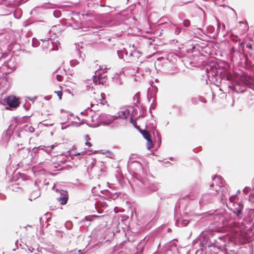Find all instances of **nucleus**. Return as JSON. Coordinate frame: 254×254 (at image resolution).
I'll use <instances>...</instances> for the list:
<instances>
[{
    "label": "nucleus",
    "instance_id": "1",
    "mask_svg": "<svg viewBox=\"0 0 254 254\" xmlns=\"http://www.w3.org/2000/svg\"><path fill=\"white\" fill-rule=\"evenodd\" d=\"M134 182L140 188L144 186L145 188L147 189L150 192L156 191L160 188V186L158 183L156 182H151L146 179H144L141 180L136 179Z\"/></svg>",
    "mask_w": 254,
    "mask_h": 254
},
{
    "label": "nucleus",
    "instance_id": "2",
    "mask_svg": "<svg viewBox=\"0 0 254 254\" xmlns=\"http://www.w3.org/2000/svg\"><path fill=\"white\" fill-rule=\"evenodd\" d=\"M51 38L40 39V40L43 42V48L44 49L49 50V51L58 50V45H60V42L57 40L55 43V47L54 43L51 40L53 36H51Z\"/></svg>",
    "mask_w": 254,
    "mask_h": 254
},
{
    "label": "nucleus",
    "instance_id": "3",
    "mask_svg": "<svg viewBox=\"0 0 254 254\" xmlns=\"http://www.w3.org/2000/svg\"><path fill=\"white\" fill-rule=\"evenodd\" d=\"M87 124L88 126L95 127L101 125L100 120V114L98 112L92 113L89 119L87 120Z\"/></svg>",
    "mask_w": 254,
    "mask_h": 254
},
{
    "label": "nucleus",
    "instance_id": "4",
    "mask_svg": "<svg viewBox=\"0 0 254 254\" xmlns=\"http://www.w3.org/2000/svg\"><path fill=\"white\" fill-rule=\"evenodd\" d=\"M128 169L135 174H138L142 172L143 167L142 164L138 161L130 160L128 163Z\"/></svg>",
    "mask_w": 254,
    "mask_h": 254
},
{
    "label": "nucleus",
    "instance_id": "5",
    "mask_svg": "<svg viewBox=\"0 0 254 254\" xmlns=\"http://www.w3.org/2000/svg\"><path fill=\"white\" fill-rule=\"evenodd\" d=\"M229 217L230 214L225 212L223 213L215 214L214 218L217 222L221 223L223 226H225L227 225Z\"/></svg>",
    "mask_w": 254,
    "mask_h": 254
},
{
    "label": "nucleus",
    "instance_id": "6",
    "mask_svg": "<svg viewBox=\"0 0 254 254\" xmlns=\"http://www.w3.org/2000/svg\"><path fill=\"white\" fill-rule=\"evenodd\" d=\"M198 30L201 32L202 34H201V35L203 34L211 38L215 39L218 35L217 33L215 31L214 27L212 25H208L207 27V32H204L203 30L199 28H198Z\"/></svg>",
    "mask_w": 254,
    "mask_h": 254
},
{
    "label": "nucleus",
    "instance_id": "7",
    "mask_svg": "<svg viewBox=\"0 0 254 254\" xmlns=\"http://www.w3.org/2000/svg\"><path fill=\"white\" fill-rule=\"evenodd\" d=\"M117 117L112 116L111 115H106L105 114H100V120L101 121V125H108L112 123Z\"/></svg>",
    "mask_w": 254,
    "mask_h": 254
},
{
    "label": "nucleus",
    "instance_id": "8",
    "mask_svg": "<svg viewBox=\"0 0 254 254\" xmlns=\"http://www.w3.org/2000/svg\"><path fill=\"white\" fill-rule=\"evenodd\" d=\"M243 209V205L240 202L234 203L233 204V208L231 209L233 213L236 214L239 219H241L242 218Z\"/></svg>",
    "mask_w": 254,
    "mask_h": 254
},
{
    "label": "nucleus",
    "instance_id": "9",
    "mask_svg": "<svg viewBox=\"0 0 254 254\" xmlns=\"http://www.w3.org/2000/svg\"><path fill=\"white\" fill-rule=\"evenodd\" d=\"M63 30L64 26L62 25L58 24L52 26L49 31V32L50 34H53L54 35L53 38H55L58 37L59 36H60Z\"/></svg>",
    "mask_w": 254,
    "mask_h": 254
},
{
    "label": "nucleus",
    "instance_id": "10",
    "mask_svg": "<svg viewBox=\"0 0 254 254\" xmlns=\"http://www.w3.org/2000/svg\"><path fill=\"white\" fill-rule=\"evenodd\" d=\"M213 198L212 195L209 194L205 193L202 195L201 198L199 201V204L200 207L206 204L210 203L212 202Z\"/></svg>",
    "mask_w": 254,
    "mask_h": 254
},
{
    "label": "nucleus",
    "instance_id": "11",
    "mask_svg": "<svg viewBox=\"0 0 254 254\" xmlns=\"http://www.w3.org/2000/svg\"><path fill=\"white\" fill-rule=\"evenodd\" d=\"M59 193L60 196L57 197V200L61 205L65 204L68 198L67 191L64 190H61L59 191Z\"/></svg>",
    "mask_w": 254,
    "mask_h": 254
},
{
    "label": "nucleus",
    "instance_id": "12",
    "mask_svg": "<svg viewBox=\"0 0 254 254\" xmlns=\"http://www.w3.org/2000/svg\"><path fill=\"white\" fill-rule=\"evenodd\" d=\"M5 102L10 107L15 108L19 104V99L14 96H10L5 99Z\"/></svg>",
    "mask_w": 254,
    "mask_h": 254
},
{
    "label": "nucleus",
    "instance_id": "13",
    "mask_svg": "<svg viewBox=\"0 0 254 254\" xmlns=\"http://www.w3.org/2000/svg\"><path fill=\"white\" fill-rule=\"evenodd\" d=\"M140 132L142 134L143 137L147 141V147L148 149L150 150L152 148H153V142L150 135V134L146 130H140Z\"/></svg>",
    "mask_w": 254,
    "mask_h": 254
},
{
    "label": "nucleus",
    "instance_id": "14",
    "mask_svg": "<svg viewBox=\"0 0 254 254\" xmlns=\"http://www.w3.org/2000/svg\"><path fill=\"white\" fill-rule=\"evenodd\" d=\"M213 180L215 183H216L215 185L216 187L215 188L216 191L215 194H216L218 192V191H220V189L223 185V179L220 176H215L214 179H213Z\"/></svg>",
    "mask_w": 254,
    "mask_h": 254
},
{
    "label": "nucleus",
    "instance_id": "15",
    "mask_svg": "<svg viewBox=\"0 0 254 254\" xmlns=\"http://www.w3.org/2000/svg\"><path fill=\"white\" fill-rule=\"evenodd\" d=\"M148 62L142 63L140 67H137V71L142 72V74H147L150 72V68Z\"/></svg>",
    "mask_w": 254,
    "mask_h": 254
},
{
    "label": "nucleus",
    "instance_id": "16",
    "mask_svg": "<svg viewBox=\"0 0 254 254\" xmlns=\"http://www.w3.org/2000/svg\"><path fill=\"white\" fill-rule=\"evenodd\" d=\"M138 108H133L130 114V122L134 124L135 123V120L140 117V115L138 114Z\"/></svg>",
    "mask_w": 254,
    "mask_h": 254
},
{
    "label": "nucleus",
    "instance_id": "17",
    "mask_svg": "<svg viewBox=\"0 0 254 254\" xmlns=\"http://www.w3.org/2000/svg\"><path fill=\"white\" fill-rule=\"evenodd\" d=\"M93 169L99 171L101 173L105 172V167L104 162L102 161L95 162V165L92 166Z\"/></svg>",
    "mask_w": 254,
    "mask_h": 254
},
{
    "label": "nucleus",
    "instance_id": "18",
    "mask_svg": "<svg viewBox=\"0 0 254 254\" xmlns=\"http://www.w3.org/2000/svg\"><path fill=\"white\" fill-rule=\"evenodd\" d=\"M130 111L127 108L121 109L120 111L118 112V117L122 119H126L130 114Z\"/></svg>",
    "mask_w": 254,
    "mask_h": 254
},
{
    "label": "nucleus",
    "instance_id": "19",
    "mask_svg": "<svg viewBox=\"0 0 254 254\" xmlns=\"http://www.w3.org/2000/svg\"><path fill=\"white\" fill-rule=\"evenodd\" d=\"M124 55V61L127 62H129L130 61L132 60V57H134L136 54V52L134 51H132L130 52L129 54L128 53L127 50L125 49H123Z\"/></svg>",
    "mask_w": 254,
    "mask_h": 254
},
{
    "label": "nucleus",
    "instance_id": "20",
    "mask_svg": "<svg viewBox=\"0 0 254 254\" xmlns=\"http://www.w3.org/2000/svg\"><path fill=\"white\" fill-rule=\"evenodd\" d=\"M0 4L12 7L18 5L16 3V0H0Z\"/></svg>",
    "mask_w": 254,
    "mask_h": 254
},
{
    "label": "nucleus",
    "instance_id": "21",
    "mask_svg": "<svg viewBox=\"0 0 254 254\" xmlns=\"http://www.w3.org/2000/svg\"><path fill=\"white\" fill-rule=\"evenodd\" d=\"M40 195V192L39 189L36 187V190L33 191L31 196V198L30 200H32V199H35L36 198L38 197Z\"/></svg>",
    "mask_w": 254,
    "mask_h": 254
},
{
    "label": "nucleus",
    "instance_id": "22",
    "mask_svg": "<svg viewBox=\"0 0 254 254\" xmlns=\"http://www.w3.org/2000/svg\"><path fill=\"white\" fill-rule=\"evenodd\" d=\"M14 16L17 18L19 19L22 15V11L20 9H16L13 13Z\"/></svg>",
    "mask_w": 254,
    "mask_h": 254
},
{
    "label": "nucleus",
    "instance_id": "23",
    "mask_svg": "<svg viewBox=\"0 0 254 254\" xmlns=\"http://www.w3.org/2000/svg\"><path fill=\"white\" fill-rule=\"evenodd\" d=\"M248 216L252 221L254 219V209H250L248 212Z\"/></svg>",
    "mask_w": 254,
    "mask_h": 254
},
{
    "label": "nucleus",
    "instance_id": "24",
    "mask_svg": "<svg viewBox=\"0 0 254 254\" xmlns=\"http://www.w3.org/2000/svg\"><path fill=\"white\" fill-rule=\"evenodd\" d=\"M92 113H93V112H92V110L90 109L89 108L81 113L82 115L85 116H90Z\"/></svg>",
    "mask_w": 254,
    "mask_h": 254
},
{
    "label": "nucleus",
    "instance_id": "25",
    "mask_svg": "<svg viewBox=\"0 0 254 254\" xmlns=\"http://www.w3.org/2000/svg\"><path fill=\"white\" fill-rule=\"evenodd\" d=\"M99 216H97L95 215H91V216H88L87 217H85V219L87 221H91L94 220H95L97 218H99Z\"/></svg>",
    "mask_w": 254,
    "mask_h": 254
},
{
    "label": "nucleus",
    "instance_id": "26",
    "mask_svg": "<svg viewBox=\"0 0 254 254\" xmlns=\"http://www.w3.org/2000/svg\"><path fill=\"white\" fill-rule=\"evenodd\" d=\"M238 196L237 195H233L229 197V200L231 202H233V204L234 203H238L236 201V200L237 199Z\"/></svg>",
    "mask_w": 254,
    "mask_h": 254
},
{
    "label": "nucleus",
    "instance_id": "27",
    "mask_svg": "<svg viewBox=\"0 0 254 254\" xmlns=\"http://www.w3.org/2000/svg\"><path fill=\"white\" fill-rule=\"evenodd\" d=\"M40 43L38 40L35 38L32 39V46L33 47H37L39 46Z\"/></svg>",
    "mask_w": 254,
    "mask_h": 254
},
{
    "label": "nucleus",
    "instance_id": "28",
    "mask_svg": "<svg viewBox=\"0 0 254 254\" xmlns=\"http://www.w3.org/2000/svg\"><path fill=\"white\" fill-rule=\"evenodd\" d=\"M54 16L56 18H59L61 15V11L59 10H55L53 12Z\"/></svg>",
    "mask_w": 254,
    "mask_h": 254
},
{
    "label": "nucleus",
    "instance_id": "29",
    "mask_svg": "<svg viewBox=\"0 0 254 254\" xmlns=\"http://www.w3.org/2000/svg\"><path fill=\"white\" fill-rule=\"evenodd\" d=\"M118 55L120 59H123L124 60V55L123 50L121 51H118Z\"/></svg>",
    "mask_w": 254,
    "mask_h": 254
},
{
    "label": "nucleus",
    "instance_id": "30",
    "mask_svg": "<svg viewBox=\"0 0 254 254\" xmlns=\"http://www.w3.org/2000/svg\"><path fill=\"white\" fill-rule=\"evenodd\" d=\"M182 31V28L180 27H176L175 29L174 34L176 35H179Z\"/></svg>",
    "mask_w": 254,
    "mask_h": 254
},
{
    "label": "nucleus",
    "instance_id": "31",
    "mask_svg": "<svg viewBox=\"0 0 254 254\" xmlns=\"http://www.w3.org/2000/svg\"><path fill=\"white\" fill-rule=\"evenodd\" d=\"M183 24L184 26L189 27L190 24V22L189 19H185L183 22Z\"/></svg>",
    "mask_w": 254,
    "mask_h": 254
},
{
    "label": "nucleus",
    "instance_id": "32",
    "mask_svg": "<svg viewBox=\"0 0 254 254\" xmlns=\"http://www.w3.org/2000/svg\"><path fill=\"white\" fill-rule=\"evenodd\" d=\"M70 63L71 65L75 66L78 64L79 62L76 60H72L70 61Z\"/></svg>",
    "mask_w": 254,
    "mask_h": 254
},
{
    "label": "nucleus",
    "instance_id": "33",
    "mask_svg": "<svg viewBox=\"0 0 254 254\" xmlns=\"http://www.w3.org/2000/svg\"><path fill=\"white\" fill-rule=\"evenodd\" d=\"M250 190L251 188L250 187H246L244 189L243 191L245 194H247Z\"/></svg>",
    "mask_w": 254,
    "mask_h": 254
},
{
    "label": "nucleus",
    "instance_id": "34",
    "mask_svg": "<svg viewBox=\"0 0 254 254\" xmlns=\"http://www.w3.org/2000/svg\"><path fill=\"white\" fill-rule=\"evenodd\" d=\"M41 149L48 154H50L52 152L51 149H50L49 147L46 148V147L44 146Z\"/></svg>",
    "mask_w": 254,
    "mask_h": 254
},
{
    "label": "nucleus",
    "instance_id": "35",
    "mask_svg": "<svg viewBox=\"0 0 254 254\" xmlns=\"http://www.w3.org/2000/svg\"><path fill=\"white\" fill-rule=\"evenodd\" d=\"M56 79L59 81H61L63 80V77L62 75H61L60 74H57L56 75Z\"/></svg>",
    "mask_w": 254,
    "mask_h": 254
},
{
    "label": "nucleus",
    "instance_id": "36",
    "mask_svg": "<svg viewBox=\"0 0 254 254\" xmlns=\"http://www.w3.org/2000/svg\"><path fill=\"white\" fill-rule=\"evenodd\" d=\"M55 93L57 94V95L59 96L60 99H62L63 92L61 91H55Z\"/></svg>",
    "mask_w": 254,
    "mask_h": 254
},
{
    "label": "nucleus",
    "instance_id": "37",
    "mask_svg": "<svg viewBox=\"0 0 254 254\" xmlns=\"http://www.w3.org/2000/svg\"><path fill=\"white\" fill-rule=\"evenodd\" d=\"M254 199V192L251 193L249 195V200L250 201H252V202H254V200H253Z\"/></svg>",
    "mask_w": 254,
    "mask_h": 254
},
{
    "label": "nucleus",
    "instance_id": "38",
    "mask_svg": "<svg viewBox=\"0 0 254 254\" xmlns=\"http://www.w3.org/2000/svg\"><path fill=\"white\" fill-rule=\"evenodd\" d=\"M157 136L158 139V142L159 145L160 144L161 140V135L157 132Z\"/></svg>",
    "mask_w": 254,
    "mask_h": 254
},
{
    "label": "nucleus",
    "instance_id": "39",
    "mask_svg": "<svg viewBox=\"0 0 254 254\" xmlns=\"http://www.w3.org/2000/svg\"><path fill=\"white\" fill-rule=\"evenodd\" d=\"M6 198V196L4 194L0 193V199L1 200H4Z\"/></svg>",
    "mask_w": 254,
    "mask_h": 254
},
{
    "label": "nucleus",
    "instance_id": "40",
    "mask_svg": "<svg viewBox=\"0 0 254 254\" xmlns=\"http://www.w3.org/2000/svg\"><path fill=\"white\" fill-rule=\"evenodd\" d=\"M222 199H226V198H227V193L226 192H222Z\"/></svg>",
    "mask_w": 254,
    "mask_h": 254
},
{
    "label": "nucleus",
    "instance_id": "41",
    "mask_svg": "<svg viewBox=\"0 0 254 254\" xmlns=\"http://www.w3.org/2000/svg\"><path fill=\"white\" fill-rule=\"evenodd\" d=\"M84 154V152H78V153H75V154H72V155H73V156H76V155H83Z\"/></svg>",
    "mask_w": 254,
    "mask_h": 254
},
{
    "label": "nucleus",
    "instance_id": "42",
    "mask_svg": "<svg viewBox=\"0 0 254 254\" xmlns=\"http://www.w3.org/2000/svg\"><path fill=\"white\" fill-rule=\"evenodd\" d=\"M11 12H12V10H8L7 12H5V13L2 14L1 15H8L9 14L11 13Z\"/></svg>",
    "mask_w": 254,
    "mask_h": 254
},
{
    "label": "nucleus",
    "instance_id": "43",
    "mask_svg": "<svg viewBox=\"0 0 254 254\" xmlns=\"http://www.w3.org/2000/svg\"><path fill=\"white\" fill-rule=\"evenodd\" d=\"M85 139L86 141H89L90 140V138L89 137V136L88 134L85 135Z\"/></svg>",
    "mask_w": 254,
    "mask_h": 254
},
{
    "label": "nucleus",
    "instance_id": "44",
    "mask_svg": "<svg viewBox=\"0 0 254 254\" xmlns=\"http://www.w3.org/2000/svg\"><path fill=\"white\" fill-rule=\"evenodd\" d=\"M34 130H35L34 128L33 127H29V130L30 132H33L34 131Z\"/></svg>",
    "mask_w": 254,
    "mask_h": 254
},
{
    "label": "nucleus",
    "instance_id": "45",
    "mask_svg": "<svg viewBox=\"0 0 254 254\" xmlns=\"http://www.w3.org/2000/svg\"><path fill=\"white\" fill-rule=\"evenodd\" d=\"M10 63V61H9V62H7V63H5V64H4V65H5V66H8V67L10 68V69H12V67H11L10 66V64H9Z\"/></svg>",
    "mask_w": 254,
    "mask_h": 254
},
{
    "label": "nucleus",
    "instance_id": "46",
    "mask_svg": "<svg viewBox=\"0 0 254 254\" xmlns=\"http://www.w3.org/2000/svg\"><path fill=\"white\" fill-rule=\"evenodd\" d=\"M85 145L89 147L92 146V144L90 142H85Z\"/></svg>",
    "mask_w": 254,
    "mask_h": 254
},
{
    "label": "nucleus",
    "instance_id": "47",
    "mask_svg": "<svg viewBox=\"0 0 254 254\" xmlns=\"http://www.w3.org/2000/svg\"><path fill=\"white\" fill-rule=\"evenodd\" d=\"M174 246L175 247H176V243H175V241H173L172 242H171V246Z\"/></svg>",
    "mask_w": 254,
    "mask_h": 254
},
{
    "label": "nucleus",
    "instance_id": "48",
    "mask_svg": "<svg viewBox=\"0 0 254 254\" xmlns=\"http://www.w3.org/2000/svg\"><path fill=\"white\" fill-rule=\"evenodd\" d=\"M251 88L254 90V82L251 84Z\"/></svg>",
    "mask_w": 254,
    "mask_h": 254
},
{
    "label": "nucleus",
    "instance_id": "49",
    "mask_svg": "<svg viewBox=\"0 0 254 254\" xmlns=\"http://www.w3.org/2000/svg\"><path fill=\"white\" fill-rule=\"evenodd\" d=\"M43 125L45 126H52L53 125V124H43Z\"/></svg>",
    "mask_w": 254,
    "mask_h": 254
},
{
    "label": "nucleus",
    "instance_id": "50",
    "mask_svg": "<svg viewBox=\"0 0 254 254\" xmlns=\"http://www.w3.org/2000/svg\"><path fill=\"white\" fill-rule=\"evenodd\" d=\"M55 147V145H51V146L49 147V148H50V149H51V150H52L54 148V147Z\"/></svg>",
    "mask_w": 254,
    "mask_h": 254
},
{
    "label": "nucleus",
    "instance_id": "51",
    "mask_svg": "<svg viewBox=\"0 0 254 254\" xmlns=\"http://www.w3.org/2000/svg\"><path fill=\"white\" fill-rule=\"evenodd\" d=\"M246 47L248 48L249 49H252V47L251 45H247Z\"/></svg>",
    "mask_w": 254,
    "mask_h": 254
},
{
    "label": "nucleus",
    "instance_id": "52",
    "mask_svg": "<svg viewBox=\"0 0 254 254\" xmlns=\"http://www.w3.org/2000/svg\"><path fill=\"white\" fill-rule=\"evenodd\" d=\"M192 103H194V104H195V103H196V102H196V99H192Z\"/></svg>",
    "mask_w": 254,
    "mask_h": 254
},
{
    "label": "nucleus",
    "instance_id": "53",
    "mask_svg": "<svg viewBox=\"0 0 254 254\" xmlns=\"http://www.w3.org/2000/svg\"><path fill=\"white\" fill-rule=\"evenodd\" d=\"M151 108L152 109H154L155 108V105L153 104H152L151 106Z\"/></svg>",
    "mask_w": 254,
    "mask_h": 254
},
{
    "label": "nucleus",
    "instance_id": "54",
    "mask_svg": "<svg viewBox=\"0 0 254 254\" xmlns=\"http://www.w3.org/2000/svg\"><path fill=\"white\" fill-rule=\"evenodd\" d=\"M215 184V183H214H214H213L212 184H211V185H210V187H214V186H215V184Z\"/></svg>",
    "mask_w": 254,
    "mask_h": 254
},
{
    "label": "nucleus",
    "instance_id": "55",
    "mask_svg": "<svg viewBox=\"0 0 254 254\" xmlns=\"http://www.w3.org/2000/svg\"><path fill=\"white\" fill-rule=\"evenodd\" d=\"M235 91H236V92H238L237 90V88L236 87H234V89Z\"/></svg>",
    "mask_w": 254,
    "mask_h": 254
},
{
    "label": "nucleus",
    "instance_id": "56",
    "mask_svg": "<svg viewBox=\"0 0 254 254\" xmlns=\"http://www.w3.org/2000/svg\"><path fill=\"white\" fill-rule=\"evenodd\" d=\"M66 128V127H64L63 126L62 127V129H64Z\"/></svg>",
    "mask_w": 254,
    "mask_h": 254
},
{
    "label": "nucleus",
    "instance_id": "57",
    "mask_svg": "<svg viewBox=\"0 0 254 254\" xmlns=\"http://www.w3.org/2000/svg\"><path fill=\"white\" fill-rule=\"evenodd\" d=\"M176 225H178V221H176V223H175Z\"/></svg>",
    "mask_w": 254,
    "mask_h": 254
},
{
    "label": "nucleus",
    "instance_id": "58",
    "mask_svg": "<svg viewBox=\"0 0 254 254\" xmlns=\"http://www.w3.org/2000/svg\"><path fill=\"white\" fill-rule=\"evenodd\" d=\"M18 241H17L15 242V245H17V244H18Z\"/></svg>",
    "mask_w": 254,
    "mask_h": 254
},
{
    "label": "nucleus",
    "instance_id": "59",
    "mask_svg": "<svg viewBox=\"0 0 254 254\" xmlns=\"http://www.w3.org/2000/svg\"><path fill=\"white\" fill-rule=\"evenodd\" d=\"M201 101H203L204 102H206V100L205 99H204V101H202V100H201Z\"/></svg>",
    "mask_w": 254,
    "mask_h": 254
},
{
    "label": "nucleus",
    "instance_id": "60",
    "mask_svg": "<svg viewBox=\"0 0 254 254\" xmlns=\"http://www.w3.org/2000/svg\"><path fill=\"white\" fill-rule=\"evenodd\" d=\"M80 27H74V28H79Z\"/></svg>",
    "mask_w": 254,
    "mask_h": 254
},
{
    "label": "nucleus",
    "instance_id": "61",
    "mask_svg": "<svg viewBox=\"0 0 254 254\" xmlns=\"http://www.w3.org/2000/svg\"><path fill=\"white\" fill-rule=\"evenodd\" d=\"M81 250H79V251H78V253H80V252H81Z\"/></svg>",
    "mask_w": 254,
    "mask_h": 254
},
{
    "label": "nucleus",
    "instance_id": "62",
    "mask_svg": "<svg viewBox=\"0 0 254 254\" xmlns=\"http://www.w3.org/2000/svg\"><path fill=\"white\" fill-rule=\"evenodd\" d=\"M238 193H240V191L239 190H238Z\"/></svg>",
    "mask_w": 254,
    "mask_h": 254
},
{
    "label": "nucleus",
    "instance_id": "63",
    "mask_svg": "<svg viewBox=\"0 0 254 254\" xmlns=\"http://www.w3.org/2000/svg\"><path fill=\"white\" fill-rule=\"evenodd\" d=\"M36 185H37L36 182H35V185L36 186Z\"/></svg>",
    "mask_w": 254,
    "mask_h": 254
},
{
    "label": "nucleus",
    "instance_id": "64",
    "mask_svg": "<svg viewBox=\"0 0 254 254\" xmlns=\"http://www.w3.org/2000/svg\"><path fill=\"white\" fill-rule=\"evenodd\" d=\"M253 184L254 185V179L253 180Z\"/></svg>",
    "mask_w": 254,
    "mask_h": 254
}]
</instances>
